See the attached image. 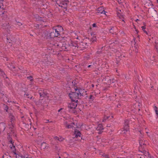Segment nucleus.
I'll return each instance as SVG.
<instances>
[{
	"label": "nucleus",
	"instance_id": "nucleus-40",
	"mask_svg": "<svg viewBox=\"0 0 158 158\" xmlns=\"http://www.w3.org/2000/svg\"><path fill=\"white\" fill-rule=\"evenodd\" d=\"M24 96H28V94H24Z\"/></svg>",
	"mask_w": 158,
	"mask_h": 158
},
{
	"label": "nucleus",
	"instance_id": "nucleus-23",
	"mask_svg": "<svg viewBox=\"0 0 158 158\" xmlns=\"http://www.w3.org/2000/svg\"><path fill=\"white\" fill-rule=\"evenodd\" d=\"M47 146V144L45 143H43L42 144L41 147L43 149H45L46 148V147Z\"/></svg>",
	"mask_w": 158,
	"mask_h": 158
},
{
	"label": "nucleus",
	"instance_id": "nucleus-42",
	"mask_svg": "<svg viewBox=\"0 0 158 158\" xmlns=\"http://www.w3.org/2000/svg\"><path fill=\"white\" fill-rule=\"evenodd\" d=\"M138 20H139L138 19H137L136 20H135V21L137 22Z\"/></svg>",
	"mask_w": 158,
	"mask_h": 158
},
{
	"label": "nucleus",
	"instance_id": "nucleus-37",
	"mask_svg": "<svg viewBox=\"0 0 158 158\" xmlns=\"http://www.w3.org/2000/svg\"><path fill=\"white\" fill-rule=\"evenodd\" d=\"M92 25L93 27H96V25L95 23H93Z\"/></svg>",
	"mask_w": 158,
	"mask_h": 158
},
{
	"label": "nucleus",
	"instance_id": "nucleus-2",
	"mask_svg": "<svg viewBox=\"0 0 158 158\" xmlns=\"http://www.w3.org/2000/svg\"><path fill=\"white\" fill-rule=\"evenodd\" d=\"M68 0H57L56 1V4L62 8L63 9H66V10L67 6V3Z\"/></svg>",
	"mask_w": 158,
	"mask_h": 158
},
{
	"label": "nucleus",
	"instance_id": "nucleus-9",
	"mask_svg": "<svg viewBox=\"0 0 158 158\" xmlns=\"http://www.w3.org/2000/svg\"><path fill=\"white\" fill-rule=\"evenodd\" d=\"M64 124L67 128H72L74 127V125L73 123H70L69 121L64 122Z\"/></svg>",
	"mask_w": 158,
	"mask_h": 158
},
{
	"label": "nucleus",
	"instance_id": "nucleus-21",
	"mask_svg": "<svg viewBox=\"0 0 158 158\" xmlns=\"http://www.w3.org/2000/svg\"><path fill=\"white\" fill-rule=\"evenodd\" d=\"M118 11V12H117V15L118 17H119V19H124V16L123 15H122L120 13L118 12L119 11Z\"/></svg>",
	"mask_w": 158,
	"mask_h": 158
},
{
	"label": "nucleus",
	"instance_id": "nucleus-28",
	"mask_svg": "<svg viewBox=\"0 0 158 158\" xmlns=\"http://www.w3.org/2000/svg\"><path fill=\"white\" fill-rule=\"evenodd\" d=\"M27 78L30 81H32L33 80V78L31 76L27 77Z\"/></svg>",
	"mask_w": 158,
	"mask_h": 158
},
{
	"label": "nucleus",
	"instance_id": "nucleus-11",
	"mask_svg": "<svg viewBox=\"0 0 158 158\" xmlns=\"http://www.w3.org/2000/svg\"><path fill=\"white\" fill-rule=\"evenodd\" d=\"M139 141V144L141 146L146 145L148 143V142L144 140V138H140Z\"/></svg>",
	"mask_w": 158,
	"mask_h": 158
},
{
	"label": "nucleus",
	"instance_id": "nucleus-31",
	"mask_svg": "<svg viewBox=\"0 0 158 158\" xmlns=\"http://www.w3.org/2000/svg\"><path fill=\"white\" fill-rule=\"evenodd\" d=\"M123 0H117V2L118 3L120 4L123 2Z\"/></svg>",
	"mask_w": 158,
	"mask_h": 158
},
{
	"label": "nucleus",
	"instance_id": "nucleus-7",
	"mask_svg": "<svg viewBox=\"0 0 158 158\" xmlns=\"http://www.w3.org/2000/svg\"><path fill=\"white\" fill-rule=\"evenodd\" d=\"M87 43L81 42L78 44L77 48L80 50H83L87 47Z\"/></svg>",
	"mask_w": 158,
	"mask_h": 158
},
{
	"label": "nucleus",
	"instance_id": "nucleus-41",
	"mask_svg": "<svg viewBox=\"0 0 158 158\" xmlns=\"http://www.w3.org/2000/svg\"><path fill=\"white\" fill-rule=\"evenodd\" d=\"M32 97L31 96V97H28V98H30L31 99L32 98Z\"/></svg>",
	"mask_w": 158,
	"mask_h": 158
},
{
	"label": "nucleus",
	"instance_id": "nucleus-32",
	"mask_svg": "<svg viewBox=\"0 0 158 158\" xmlns=\"http://www.w3.org/2000/svg\"><path fill=\"white\" fill-rule=\"evenodd\" d=\"M17 24L19 26H21L22 25V23L19 22H17Z\"/></svg>",
	"mask_w": 158,
	"mask_h": 158
},
{
	"label": "nucleus",
	"instance_id": "nucleus-46",
	"mask_svg": "<svg viewBox=\"0 0 158 158\" xmlns=\"http://www.w3.org/2000/svg\"><path fill=\"white\" fill-rule=\"evenodd\" d=\"M77 39H78V37H77Z\"/></svg>",
	"mask_w": 158,
	"mask_h": 158
},
{
	"label": "nucleus",
	"instance_id": "nucleus-36",
	"mask_svg": "<svg viewBox=\"0 0 158 158\" xmlns=\"http://www.w3.org/2000/svg\"><path fill=\"white\" fill-rule=\"evenodd\" d=\"M94 98V96L92 95H91L90 97L89 98L90 99H93Z\"/></svg>",
	"mask_w": 158,
	"mask_h": 158
},
{
	"label": "nucleus",
	"instance_id": "nucleus-18",
	"mask_svg": "<svg viewBox=\"0 0 158 158\" xmlns=\"http://www.w3.org/2000/svg\"><path fill=\"white\" fill-rule=\"evenodd\" d=\"M96 129L97 131H98L99 132L101 131L103 129V128L102 124H99L97 127Z\"/></svg>",
	"mask_w": 158,
	"mask_h": 158
},
{
	"label": "nucleus",
	"instance_id": "nucleus-13",
	"mask_svg": "<svg viewBox=\"0 0 158 158\" xmlns=\"http://www.w3.org/2000/svg\"><path fill=\"white\" fill-rule=\"evenodd\" d=\"M10 143H11V145L9 146L10 147V149L12 150V152L15 155H16V149L15 148V146H14L12 143V141L11 140H10Z\"/></svg>",
	"mask_w": 158,
	"mask_h": 158
},
{
	"label": "nucleus",
	"instance_id": "nucleus-30",
	"mask_svg": "<svg viewBox=\"0 0 158 158\" xmlns=\"http://www.w3.org/2000/svg\"><path fill=\"white\" fill-rule=\"evenodd\" d=\"M109 118V116H105L104 117V119H103V122H104V120H106V119H108Z\"/></svg>",
	"mask_w": 158,
	"mask_h": 158
},
{
	"label": "nucleus",
	"instance_id": "nucleus-19",
	"mask_svg": "<svg viewBox=\"0 0 158 158\" xmlns=\"http://www.w3.org/2000/svg\"><path fill=\"white\" fill-rule=\"evenodd\" d=\"M5 128V124L3 123H0V130H4Z\"/></svg>",
	"mask_w": 158,
	"mask_h": 158
},
{
	"label": "nucleus",
	"instance_id": "nucleus-8",
	"mask_svg": "<svg viewBox=\"0 0 158 158\" xmlns=\"http://www.w3.org/2000/svg\"><path fill=\"white\" fill-rule=\"evenodd\" d=\"M128 127V121H125V123L123 128L124 129L122 131V134H125L126 132H128L129 129Z\"/></svg>",
	"mask_w": 158,
	"mask_h": 158
},
{
	"label": "nucleus",
	"instance_id": "nucleus-12",
	"mask_svg": "<svg viewBox=\"0 0 158 158\" xmlns=\"http://www.w3.org/2000/svg\"><path fill=\"white\" fill-rule=\"evenodd\" d=\"M81 133L78 130H76L73 134L74 138H78L81 137Z\"/></svg>",
	"mask_w": 158,
	"mask_h": 158
},
{
	"label": "nucleus",
	"instance_id": "nucleus-24",
	"mask_svg": "<svg viewBox=\"0 0 158 158\" xmlns=\"http://www.w3.org/2000/svg\"><path fill=\"white\" fill-rule=\"evenodd\" d=\"M154 110L156 112V114L157 115H158V108L156 106H155L154 107Z\"/></svg>",
	"mask_w": 158,
	"mask_h": 158
},
{
	"label": "nucleus",
	"instance_id": "nucleus-3",
	"mask_svg": "<svg viewBox=\"0 0 158 158\" xmlns=\"http://www.w3.org/2000/svg\"><path fill=\"white\" fill-rule=\"evenodd\" d=\"M60 35L59 30L56 27H53L52 31L50 33V36L51 38L58 37Z\"/></svg>",
	"mask_w": 158,
	"mask_h": 158
},
{
	"label": "nucleus",
	"instance_id": "nucleus-20",
	"mask_svg": "<svg viewBox=\"0 0 158 158\" xmlns=\"http://www.w3.org/2000/svg\"><path fill=\"white\" fill-rule=\"evenodd\" d=\"M97 40L96 37L95 35H94L93 37L90 39V41L91 43H93L96 42Z\"/></svg>",
	"mask_w": 158,
	"mask_h": 158
},
{
	"label": "nucleus",
	"instance_id": "nucleus-25",
	"mask_svg": "<svg viewBox=\"0 0 158 158\" xmlns=\"http://www.w3.org/2000/svg\"><path fill=\"white\" fill-rule=\"evenodd\" d=\"M16 158H25V157L22 156H19L16 153Z\"/></svg>",
	"mask_w": 158,
	"mask_h": 158
},
{
	"label": "nucleus",
	"instance_id": "nucleus-33",
	"mask_svg": "<svg viewBox=\"0 0 158 158\" xmlns=\"http://www.w3.org/2000/svg\"><path fill=\"white\" fill-rule=\"evenodd\" d=\"M2 157L3 158H8L7 155H6V154L2 156Z\"/></svg>",
	"mask_w": 158,
	"mask_h": 158
},
{
	"label": "nucleus",
	"instance_id": "nucleus-4",
	"mask_svg": "<svg viewBox=\"0 0 158 158\" xmlns=\"http://www.w3.org/2000/svg\"><path fill=\"white\" fill-rule=\"evenodd\" d=\"M81 94L80 92L78 90L77 92H72L71 93H70L69 96L72 101L75 102L76 101V99L78 98V96Z\"/></svg>",
	"mask_w": 158,
	"mask_h": 158
},
{
	"label": "nucleus",
	"instance_id": "nucleus-44",
	"mask_svg": "<svg viewBox=\"0 0 158 158\" xmlns=\"http://www.w3.org/2000/svg\"><path fill=\"white\" fill-rule=\"evenodd\" d=\"M92 87H94V85H92Z\"/></svg>",
	"mask_w": 158,
	"mask_h": 158
},
{
	"label": "nucleus",
	"instance_id": "nucleus-35",
	"mask_svg": "<svg viewBox=\"0 0 158 158\" xmlns=\"http://www.w3.org/2000/svg\"><path fill=\"white\" fill-rule=\"evenodd\" d=\"M8 67L10 68L11 69H12V68H13V69L15 68V67L13 66H10V67L8 66Z\"/></svg>",
	"mask_w": 158,
	"mask_h": 158
},
{
	"label": "nucleus",
	"instance_id": "nucleus-5",
	"mask_svg": "<svg viewBox=\"0 0 158 158\" xmlns=\"http://www.w3.org/2000/svg\"><path fill=\"white\" fill-rule=\"evenodd\" d=\"M77 103L76 102L72 101L68 105V107L69 109V111L74 113H76L75 109L77 106Z\"/></svg>",
	"mask_w": 158,
	"mask_h": 158
},
{
	"label": "nucleus",
	"instance_id": "nucleus-26",
	"mask_svg": "<svg viewBox=\"0 0 158 158\" xmlns=\"http://www.w3.org/2000/svg\"><path fill=\"white\" fill-rule=\"evenodd\" d=\"M9 23H6V25H4V24H3V26L4 27H5V28H8L9 27Z\"/></svg>",
	"mask_w": 158,
	"mask_h": 158
},
{
	"label": "nucleus",
	"instance_id": "nucleus-43",
	"mask_svg": "<svg viewBox=\"0 0 158 158\" xmlns=\"http://www.w3.org/2000/svg\"><path fill=\"white\" fill-rule=\"evenodd\" d=\"M90 66H91V65H89L88 66V68H89Z\"/></svg>",
	"mask_w": 158,
	"mask_h": 158
},
{
	"label": "nucleus",
	"instance_id": "nucleus-1",
	"mask_svg": "<svg viewBox=\"0 0 158 158\" xmlns=\"http://www.w3.org/2000/svg\"><path fill=\"white\" fill-rule=\"evenodd\" d=\"M52 45V47L54 46L57 48H61L62 49H64L67 48L68 46L72 48H75L77 47V48L78 43L76 41H70L65 44L66 45H64V44L61 42L56 43V41H52L50 43Z\"/></svg>",
	"mask_w": 158,
	"mask_h": 158
},
{
	"label": "nucleus",
	"instance_id": "nucleus-14",
	"mask_svg": "<svg viewBox=\"0 0 158 158\" xmlns=\"http://www.w3.org/2000/svg\"><path fill=\"white\" fill-rule=\"evenodd\" d=\"M106 12L105 11L104 8L103 7H101L98 8L97 10V13H98L106 15Z\"/></svg>",
	"mask_w": 158,
	"mask_h": 158
},
{
	"label": "nucleus",
	"instance_id": "nucleus-34",
	"mask_svg": "<svg viewBox=\"0 0 158 158\" xmlns=\"http://www.w3.org/2000/svg\"><path fill=\"white\" fill-rule=\"evenodd\" d=\"M103 156L104 157H105L106 158H109V157L108 156V155H103Z\"/></svg>",
	"mask_w": 158,
	"mask_h": 158
},
{
	"label": "nucleus",
	"instance_id": "nucleus-38",
	"mask_svg": "<svg viewBox=\"0 0 158 158\" xmlns=\"http://www.w3.org/2000/svg\"><path fill=\"white\" fill-rule=\"evenodd\" d=\"M62 109H63V108H60V109H59V110H58V112H60V111L61 110H62Z\"/></svg>",
	"mask_w": 158,
	"mask_h": 158
},
{
	"label": "nucleus",
	"instance_id": "nucleus-10",
	"mask_svg": "<svg viewBox=\"0 0 158 158\" xmlns=\"http://www.w3.org/2000/svg\"><path fill=\"white\" fill-rule=\"evenodd\" d=\"M39 94L41 97H44L47 95L48 93L46 90L41 89L39 90Z\"/></svg>",
	"mask_w": 158,
	"mask_h": 158
},
{
	"label": "nucleus",
	"instance_id": "nucleus-6",
	"mask_svg": "<svg viewBox=\"0 0 158 158\" xmlns=\"http://www.w3.org/2000/svg\"><path fill=\"white\" fill-rule=\"evenodd\" d=\"M142 153H143V155L141 154H138L137 156L138 158H148L149 157L150 155L146 151H143Z\"/></svg>",
	"mask_w": 158,
	"mask_h": 158
},
{
	"label": "nucleus",
	"instance_id": "nucleus-27",
	"mask_svg": "<svg viewBox=\"0 0 158 158\" xmlns=\"http://www.w3.org/2000/svg\"><path fill=\"white\" fill-rule=\"evenodd\" d=\"M142 28L144 32H145L147 34V32L145 31V29L146 28L144 26H143L142 27Z\"/></svg>",
	"mask_w": 158,
	"mask_h": 158
},
{
	"label": "nucleus",
	"instance_id": "nucleus-47",
	"mask_svg": "<svg viewBox=\"0 0 158 158\" xmlns=\"http://www.w3.org/2000/svg\"><path fill=\"white\" fill-rule=\"evenodd\" d=\"M119 11L120 12H121V10H119Z\"/></svg>",
	"mask_w": 158,
	"mask_h": 158
},
{
	"label": "nucleus",
	"instance_id": "nucleus-15",
	"mask_svg": "<svg viewBox=\"0 0 158 158\" xmlns=\"http://www.w3.org/2000/svg\"><path fill=\"white\" fill-rule=\"evenodd\" d=\"M103 80H105L108 83H110L111 82L113 83L114 82L113 81V80H112L109 76L106 77L105 78H104Z\"/></svg>",
	"mask_w": 158,
	"mask_h": 158
},
{
	"label": "nucleus",
	"instance_id": "nucleus-39",
	"mask_svg": "<svg viewBox=\"0 0 158 158\" xmlns=\"http://www.w3.org/2000/svg\"><path fill=\"white\" fill-rule=\"evenodd\" d=\"M46 122H45V123H47L48 122H49V120H46Z\"/></svg>",
	"mask_w": 158,
	"mask_h": 158
},
{
	"label": "nucleus",
	"instance_id": "nucleus-22",
	"mask_svg": "<svg viewBox=\"0 0 158 158\" xmlns=\"http://www.w3.org/2000/svg\"><path fill=\"white\" fill-rule=\"evenodd\" d=\"M9 117L11 120V122H12L15 119V118L12 114H10V115Z\"/></svg>",
	"mask_w": 158,
	"mask_h": 158
},
{
	"label": "nucleus",
	"instance_id": "nucleus-16",
	"mask_svg": "<svg viewBox=\"0 0 158 158\" xmlns=\"http://www.w3.org/2000/svg\"><path fill=\"white\" fill-rule=\"evenodd\" d=\"M3 1V0H0V15H3L4 13L3 11H2V10H3V7L2 8V6H3L2 3Z\"/></svg>",
	"mask_w": 158,
	"mask_h": 158
},
{
	"label": "nucleus",
	"instance_id": "nucleus-45",
	"mask_svg": "<svg viewBox=\"0 0 158 158\" xmlns=\"http://www.w3.org/2000/svg\"><path fill=\"white\" fill-rule=\"evenodd\" d=\"M156 1H157V2L158 3V0H156Z\"/></svg>",
	"mask_w": 158,
	"mask_h": 158
},
{
	"label": "nucleus",
	"instance_id": "nucleus-17",
	"mask_svg": "<svg viewBox=\"0 0 158 158\" xmlns=\"http://www.w3.org/2000/svg\"><path fill=\"white\" fill-rule=\"evenodd\" d=\"M54 139L56 140H58L59 141H62L64 140V138L61 136H55L54 137Z\"/></svg>",
	"mask_w": 158,
	"mask_h": 158
},
{
	"label": "nucleus",
	"instance_id": "nucleus-29",
	"mask_svg": "<svg viewBox=\"0 0 158 158\" xmlns=\"http://www.w3.org/2000/svg\"><path fill=\"white\" fill-rule=\"evenodd\" d=\"M124 19H120V21H121L122 22V25H123L124 23H125V22L124 21Z\"/></svg>",
	"mask_w": 158,
	"mask_h": 158
},
{
	"label": "nucleus",
	"instance_id": "nucleus-48",
	"mask_svg": "<svg viewBox=\"0 0 158 158\" xmlns=\"http://www.w3.org/2000/svg\"><path fill=\"white\" fill-rule=\"evenodd\" d=\"M112 43H110V44H111Z\"/></svg>",
	"mask_w": 158,
	"mask_h": 158
}]
</instances>
